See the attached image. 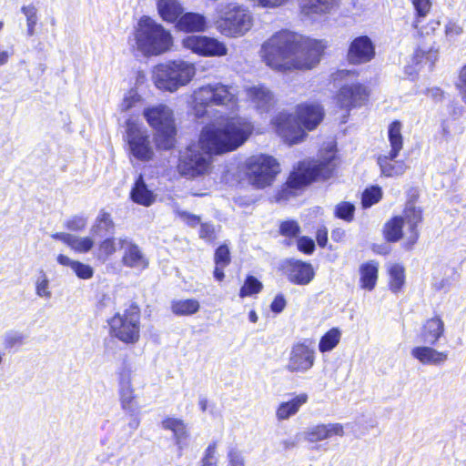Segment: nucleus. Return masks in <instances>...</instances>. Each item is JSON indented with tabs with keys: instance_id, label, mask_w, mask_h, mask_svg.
<instances>
[{
	"instance_id": "obj_25",
	"label": "nucleus",
	"mask_w": 466,
	"mask_h": 466,
	"mask_svg": "<svg viewBox=\"0 0 466 466\" xmlns=\"http://www.w3.org/2000/svg\"><path fill=\"white\" fill-rule=\"evenodd\" d=\"M410 354L423 365H441L448 359L446 352L438 351L431 347V345L414 347Z\"/></svg>"
},
{
	"instance_id": "obj_10",
	"label": "nucleus",
	"mask_w": 466,
	"mask_h": 466,
	"mask_svg": "<svg viewBox=\"0 0 466 466\" xmlns=\"http://www.w3.org/2000/svg\"><path fill=\"white\" fill-rule=\"evenodd\" d=\"M279 173V164L271 156H252L246 161V175L249 183L257 188H264L272 184Z\"/></svg>"
},
{
	"instance_id": "obj_61",
	"label": "nucleus",
	"mask_w": 466,
	"mask_h": 466,
	"mask_svg": "<svg viewBox=\"0 0 466 466\" xmlns=\"http://www.w3.org/2000/svg\"><path fill=\"white\" fill-rule=\"evenodd\" d=\"M427 95L435 101H441L443 96V92L439 87H432L427 90Z\"/></svg>"
},
{
	"instance_id": "obj_50",
	"label": "nucleus",
	"mask_w": 466,
	"mask_h": 466,
	"mask_svg": "<svg viewBox=\"0 0 466 466\" xmlns=\"http://www.w3.org/2000/svg\"><path fill=\"white\" fill-rule=\"evenodd\" d=\"M87 219L83 215H76L69 218L66 228L70 231H81L86 227Z\"/></svg>"
},
{
	"instance_id": "obj_58",
	"label": "nucleus",
	"mask_w": 466,
	"mask_h": 466,
	"mask_svg": "<svg viewBox=\"0 0 466 466\" xmlns=\"http://www.w3.org/2000/svg\"><path fill=\"white\" fill-rule=\"evenodd\" d=\"M223 24L226 25V28H223L222 23L218 25V27L221 29V32L228 36H233V15L228 13L223 19Z\"/></svg>"
},
{
	"instance_id": "obj_60",
	"label": "nucleus",
	"mask_w": 466,
	"mask_h": 466,
	"mask_svg": "<svg viewBox=\"0 0 466 466\" xmlns=\"http://www.w3.org/2000/svg\"><path fill=\"white\" fill-rule=\"evenodd\" d=\"M316 239L318 245L321 248H325L328 242V230L325 227L320 228L317 230Z\"/></svg>"
},
{
	"instance_id": "obj_44",
	"label": "nucleus",
	"mask_w": 466,
	"mask_h": 466,
	"mask_svg": "<svg viewBox=\"0 0 466 466\" xmlns=\"http://www.w3.org/2000/svg\"><path fill=\"white\" fill-rule=\"evenodd\" d=\"M411 3L416 12V18L412 23V26L418 28L420 19L424 18L430 12L431 2V0H411Z\"/></svg>"
},
{
	"instance_id": "obj_22",
	"label": "nucleus",
	"mask_w": 466,
	"mask_h": 466,
	"mask_svg": "<svg viewBox=\"0 0 466 466\" xmlns=\"http://www.w3.org/2000/svg\"><path fill=\"white\" fill-rule=\"evenodd\" d=\"M403 221L408 225L410 236L406 243L408 249L411 248L419 238L418 225L422 220V211L420 208L414 207L412 203H408L404 209Z\"/></svg>"
},
{
	"instance_id": "obj_47",
	"label": "nucleus",
	"mask_w": 466,
	"mask_h": 466,
	"mask_svg": "<svg viewBox=\"0 0 466 466\" xmlns=\"http://www.w3.org/2000/svg\"><path fill=\"white\" fill-rule=\"evenodd\" d=\"M279 233L284 237L295 238L300 233V227L295 220L282 221L279 225Z\"/></svg>"
},
{
	"instance_id": "obj_51",
	"label": "nucleus",
	"mask_w": 466,
	"mask_h": 466,
	"mask_svg": "<svg viewBox=\"0 0 466 466\" xmlns=\"http://www.w3.org/2000/svg\"><path fill=\"white\" fill-rule=\"evenodd\" d=\"M177 217H179L188 227L195 228L198 225L201 224L200 217L192 214L186 210H180L177 208L175 210Z\"/></svg>"
},
{
	"instance_id": "obj_7",
	"label": "nucleus",
	"mask_w": 466,
	"mask_h": 466,
	"mask_svg": "<svg viewBox=\"0 0 466 466\" xmlns=\"http://www.w3.org/2000/svg\"><path fill=\"white\" fill-rule=\"evenodd\" d=\"M195 67L184 61H169L158 64L153 71L155 85L157 88L174 92L186 86L193 78Z\"/></svg>"
},
{
	"instance_id": "obj_45",
	"label": "nucleus",
	"mask_w": 466,
	"mask_h": 466,
	"mask_svg": "<svg viewBox=\"0 0 466 466\" xmlns=\"http://www.w3.org/2000/svg\"><path fill=\"white\" fill-rule=\"evenodd\" d=\"M355 206L350 202H340L335 207L334 214L335 217L350 222L354 218Z\"/></svg>"
},
{
	"instance_id": "obj_6",
	"label": "nucleus",
	"mask_w": 466,
	"mask_h": 466,
	"mask_svg": "<svg viewBox=\"0 0 466 466\" xmlns=\"http://www.w3.org/2000/svg\"><path fill=\"white\" fill-rule=\"evenodd\" d=\"M143 116L154 129V142L158 150H170L175 147L177 127L173 111L167 105H157L144 110Z\"/></svg>"
},
{
	"instance_id": "obj_29",
	"label": "nucleus",
	"mask_w": 466,
	"mask_h": 466,
	"mask_svg": "<svg viewBox=\"0 0 466 466\" xmlns=\"http://www.w3.org/2000/svg\"><path fill=\"white\" fill-rule=\"evenodd\" d=\"M308 401V395L302 393L295 396L292 400L279 404L277 410V418L279 420H288L295 415L299 408Z\"/></svg>"
},
{
	"instance_id": "obj_1",
	"label": "nucleus",
	"mask_w": 466,
	"mask_h": 466,
	"mask_svg": "<svg viewBox=\"0 0 466 466\" xmlns=\"http://www.w3.org/2000/svg\"><path fill=\"white\" fill-rule=\"evenodd\" d=\"M324 48L322 41L282 30L262 45L261 54L267 66L286 72L312 68L319 62Z\"/></svg>"
},
{
	"instance_id": "obj_49",
	"label": "nucleus",
	"mask_w": 466,
	"mask_h": 466,
	"mask_svg": "<svg viewBox=\"0 0 466 466\" xmlns=\"http://www.w3.org/2000/svg\"><path fill=\"white\" fill-rule=\"evenodd\" d=\"M217 449L216 442L210 443L206 449L203 458L200 461V466H216L218 459L215 456Z\"/></svg>"
},
{
	"instance_id": "obj_18",
	"label": "nucleus",
	"mask_w": 466,
	"mask_h": 466,
	"mask_svg": "<svg viewBox=\"0 0 466 466\" xmlns=\"http://www.w3.org/2000/svg\"><path fill=\"white\" fill-rule=\"evenodd\" d=\"M119 246L120 248L125 249L122 258L124 266L133 268H141L143 269L147 268L148 261L138 245L127 238H119Z\"/></svg>"
},
{
	"instance_id": "obj_30",
	"label": "nucleus",
	"mask_w": 466,
	"mask_h": 466,
	"mask_svg": "<svg viewBox=\"0 0 466 466\" xmlns=\"http://www.w3.org/2000/svg\"><path fill=\"white\" fill-rule=\"evenodd\" d=\"M114 228L115 223L111 218V215L108 212L102 210L96 217L90 233L93 237L106 238L107 235L113 234Z\"/></svg>"
},
{
	"instance_id": "obj_20",
	"label": "nucleus",
	"mask_w": 466,
	"mask_h": 466,
	"mask_svg": "<svg viewBox=\"0 0 466 466\" xmlns=\"http://www.w3.org/2000/svg\"><path fill=\"white\" fill-rule=\"evenodd\" d=\"M129 197L134 203L144 207L152 206L157 198V195L154 190L148 187L142 174H139L136 178Z\"/></svg>"
},
{
	"instance_id": "obj_28",
	"label": "nucleus",
	"mask_w": 466,
	"mask_h": 466,
	"mask_svg": "<svg viewBox=\"0 0 466 466\" xmlns=\"http://www.w3.org/2000/svg\"><path fill=\"white\" fill-rule=\"evenodd\" d=\"M379 273V263L370 260L360 266V288L366 290H372L377 283Z\"/></svg>"
},
{
	"instance_id": "obj_55",
	"label": "nucleus",
	"mask_w": 466,
	"mask_h": 466,
	"mask_svg": "<svg viewBox=\"0 0 466 466\" xmlns=\"http://www.w3.org/2000/svg\"><path fill=\"white\" fill-rule=\"evenodd\" d=\"M298 249L305 254H311L315 249V243L309 237H300L298 239Z\"/></svg>"
},
{
	"instance_id": "obj_35",
	"label": "nucleus",
	"mask_w": 466,
	"mask_h": 466,
	"mask_svg": "<svg viewBox=\"0 0 466 466\" xmlns=\"http://www.w3.org/2000/svg\"><path fill=\"white\" fill-rule=\"evenodd\" d=\"M253 131V126L249 121L240 119L235 116V150L242 146Z\"/></svg>"
},
{
	"instance_id": "obj_32",
	"label": "nucleus",
	"mask_w": 466,
	"mask_h": 466,
	"mask_svg": "<svg viewBox=\"0 0 466 466\" xmlns=\"http://www.w3.org/2000/svg\"><path fill=\"white\" fill-rule=\"evenodd\" d=\"M162 427L173 432L176 439V444L181 449V442L187 438V428L184 421L177 418H166L162 421Z\"/></svg>"
},
{
	"instance_id": "obj_12",
	"label": "nucleus",
	"mask_w": 466,
	"mask_h": 466,
	"mask_svg": "<svg viewBox=\"0 0 466 466\" xmlns=\"http://www.w3.org/2000/svg\"><path fill=\"white\" fill-rule=\"evenodd\" d=\"M124 139L128 146L131 157L143 162H147L153 158L154 150L147 130L132 119L126 120V135Z\"/></svg>"
},
{
	"instance_id": "obj_24",
	"label": "nucleus",
	"mask_w": 466,
	"mask_h": 466,
	"mask_svg": "<svg viewBox=\"0 0 466 466\" xmlns=\"http://www.w3.org/2000/svg\"><path fill=\"white\" fill-rule=\"evenodd\" d=\"M157 10L164 22L176 26L185 8L179 0H157Z\"/></svg>"
},
{
	"instance_id": "obj_5",
	"label": "nucleus",
	"mask_w": 466,
	"mask_h": 466,
	"mask_svg": "<svg viewBox=\"0 0 466 466\" xmlns=\"http://www.w3.org/2000/svg\"><path fill=\"white\" fill-rule=\"evenodd\" d=\"M135 39L137 48L146 55L163 54L173 45L170 31L148 15L138 20Z\"/></svg>"
},
{
	"instance_id": "obj_11",
	"label": "nucleus",
	"mask_w": 466,
	"mask_h": 466,
	"mask_svg": "<svg viewBox=\"0 0 466 466\" xmlns=\"http://www.w3.org/2000/svg\"><path fill=\"white\" fill-rule=\"evenodd\" d=\"M233 100L228 87L222 84L207 85L199 87L193 94V111L197 118L208 115V108L212 106H224Z\"/></svg>"
},
{
	"instance_id": "obj_53",
	"label": "nucleus",
	"mask_w": 466,
	"mask_h": 466,
	"mask_svg": "<svg viewBox=\"0 0 466 466\" xmlns=\"http://www.w3.org/2000/svg\"><path fill=\"white\" fill-rule=\"evenodd\" d=\"M25 336L17 331L10 330L5 336V348L11 349L17 344H22Z\"/></svg>"
},
{
	"instance_id": "obj_8",
	"label": "nucleus",
	"mask_w": 466,
	"mask_h": 466,
	"mask_svg": "<svg viewBox=\"0 0 466 466\" xmlns=\"http://www.w3.org/2000/svg\"><path fill=\"white\" fill-rule=\"evenodd\" d=\"M109 334L125 344H136L140 338V309L133 302L121 314L108 319Z\"/></svg>"
},
{
	"instance_id": "obj_56",
	"label": "nucleus",
	"mask_w": 466,
	"mask_h": 466,
	"mask_svg": "<svg viewBox=\"0 0 466 466\" xmlns=\"http://www.w3.org/2000/svg\"><path fill=\"white\" fill-rule=\"evenodd\" d=\"M214 227L209 223H201L199 230V238L211 242L214 239Z\"/></svg>"
},
{
	"instance_id": "obj_16",
	"label": "nucleus",
	"mask_w": 466,
	"mask_h": 466,
	"mask_svg": "<svg viewBox=\"0 0 466 466\" xmlns=\"http://www.w3.org/2000/svg\"><path fill=\"white\" fill-rule=\"evenodd\" d=\"M375 56V46L367 35L354 38L348 50V61L352 65H360L370 61Z\"/></svg>"
},
{
	"instance_id": "obj_27",
	"label": "nucleus",
	"mask_w": 466,
	"mask_h": 466,
	"mask_svg": "<svg viewBox=\"0 0 466 466\" xmlns=\"http://www.w3.org/2000/svg\"><path fill=\"white\" fill-rule=\"evenodd\" d=\"M335 5L336 0H300L302 15L312 20L329 13Z\"/></svg>"
},
{
	"instance_id": "obj_17",
	"label": "nucleus",
	"mask_w": 466,
	"mask_h": 466,
	"mask_svg": "<svg viewBox=\"0 0 466 466\" xmlns=\"http://www.w3.org/2000/svg\"><path fill=\"white\" fill-rule=\"evenodd\" d=\"M368 99L366 87L359 83L344 85L338 94V102L342 108L350 109L362 106Z\"/></svg>"
},
{
	"instance_id": "obj_38",
	"label": "nucleus",
	"mask_w": 466,
	"mask_h": 466,
	"mask_svg": "<svg viewBox=\"0 0 466 466\" xmlns=\"http://www.w3.org/2000/svg\"><path fill=\"white\" fill-rule=\"evenodd\" d=\"M121 407L129 414L134 415L137 411L138 406L134 401V390L132 386L119 388Z\"/></svg>"
},
{
	"instance_id": "obj_37",
	"label": "nucleus",
	"mask_w": 466,
	"mask_h": 466,
	"mask_svg": "<svg viewBox=\"0 0 466 466\" xmlns=\"http://www.w3.org/2000/svg\"><path fill=\"white\" fill-rule=\"evenodd\" d=\"M403 218L402 217H394L391 220H390L384 228L385 238L390 242H396L402 237V228H403Z\"/></svg>"
},
{
	"instance_id": "obj_13",
	"label": "nucleus",
	"mask_w": 466,
	"mask_h": 466,
	"mask_svg": "<svg viewBox=\"0 0 466 466\" xmlns=\"http://www.w3.org/2000/svg\"><path fill=\"white\" fill-rule=\"evenodd\" d=\"M182 46L201 56H220L227 53V47L223 42L202 35H191L184 37Z\"/></svg>"
},
{
	"instance_id": "obj_34",
	"label": "nucleus",
	"mask_w": 466,
	"mask_h": 466,
	"mask_svg": "<svg viewBox=\"0 0 466 466\" xmlns=\"http://www.w3.org/2000/svg\"><path fill=\"white\" fill-rule=\"evenodd\" d=\"M199 309V302L194 299L174 300L171 304L172 312L177 316H191L196 314Z\"/></svg>"
},
{
	"instance_id": "obj_36",
	"label": "nucleus",
	"mask_w": 466,
	"mask_h": 466,
	"mask_svg": "<svg viewBox=\"0 0 466 466\" xmlns=\"http://www.w3.org/2000/svg\"><path fill=\"white\" fill-rule=\"evenodd\" d=\"M340 338L341 331L339 328L330 329L320 338L319 350L321 353L331 351L339 343Z\"/></svg>"
},
{
	"instance_id": "obj_54",
	"label": "nucleus",
	"mask_w": 466,
	"mask_h": 466,
	"mask_svg": "<svg viewBox=\"0 0 466 466\" xmlns=\"http://www.w3.org/2000/svg\"><path fill=\"white\" fill-rule=\"evenodd\" d=\"M463 33V28L458 23L450 21L445 25V34L450 40H454Z\"/></svg>"
},
{
	"instance_id": "obj_26",
	"label": "nucleus",
	"mask_w": 466,
	"mask_h": 466,
	"mask_svg": "<svg viewBox=\"0 0 466 466\" xmlns=\"http://www.w3.org/2000/svg\"><path fill=\"white\" fill-rule=\"evenodd\" d=\"M444 333V322L440 317L428 319L421 328L420 340L428 345L434 346Z\"/></svg>"
},
{
	"instance_id": "obj_62",
	"label": "nucleus",
	"mask_w": 466,
	"mask_h": 466,
	"mask_svg": "<svg viewBox=\"0 0 466 466\" xmlns=\"http://www.w3.org/2000/svg\"><path fill=\"white\" fill-rule=\"evenodd\" d=\"M287 0H258L263 7H276L284 4Z\"/></svg>"
},
{
	"instance_id": "obj_64",
	"label": "nucleus",
	"mask_w": 466,
	"mask_h": 466,
	"mask_svg": "<svg viewBox=\"0 0 466 466\" xmlns=\"http://www.w3.org/2000/svg\"><path fill=\"white\" fill-rule=\"evenodd\" d=\"M224 265H215V268L213 271V277L217 281H222L225 278L224 274Z\"/></svg>"
},
{
	"instance_id": "obj_41",
	"label": "nucleus",
	"mask_w": 466,
	"mask_h": 466,
	"mask_svg": "<svg viewBox=\"0 0 466 466\" xmlns=\"http://www.w3.org/2000/svg\"><path fill=\"white\" fill-rule=\"evenodd\" d=\"M21 12L26 18L27 35L32 36L35 34V27L38 21L37 9L34 5H23L21 7Z\"/></svg>"
},
{
	"instance_id": "obj_52",
	"label": "nucleus",
	"mask_w": 466,
	"mask_h": 466,
	"mask_svg": "<svg viewBox=\"0 0 466 466\" xmlns=\"http://www.w3.org/2000/svg\"><path fill=\"white\" fill-rule=\"evenodd\" d=\"M116 242L114 238H106L99 245V251L105 259L116 252Z\"/></svg>"
},
{
	"instance_id": "obj_48",
	"label": "nucleus",
	"mask_w": 466,
	"mask_h": 466,
	"mask_svg": "<svg viewBox=\"0 0 466 466\" xmlns=\"http://www.w3.org/2000/svg\"><path fill=\"white\" fill-rule=\"evenodd\" d=\"M215 265L228 266L230 262V251L226 244H222L217 248L214 254Z\"/></svg>"
},
{
	"instance_id": "obj_63",
	"label": "nucleus",
	"mask_w": 466,
	"mask_h": 466,
	"mask_svg": "<svg viewBox=\"0 0 466 466\" xmlns=\"http://www.w3.org/2000/svg\"><path fill=\"white\" fill-rule=\"evenodd\" d=\"M52 238L56 240H60L68 246L69 240L72 238V234L56 232L52 235Z\"/></svg>"
},
{
	"instance_id": "obj_33",
	"label": "nucleus",
	"mask_w": 466,
	"mask_h": 466,
	"mask_svg": "<svg viewBox=\"0 0 466 466\" xmlns=\"http://www.w3.org/2000/svg\"><path fill=\"white\" fill-rule=\"evenodd\" d=\"M252 26V16L248 10L235 6V37L243 35Z\"/></svg>"
},
{
	"instance_id": "obj_14",
	"label": "nucleus",
	"mask_w": 466,
	"mask_h": 466,
	"mask_svg": "<svg viewBox=\"0 0 466 466\" xmlns=\"http://www.w3.org/2000/svg\"><path fill=\"white\" fill-rule=\"evenodd\" d=\"M314 362L315 350L305 340L292 346L286 368L290 372L304 373L313 367Z\"/></svg>"
},
{
	"instance_id": "obj_43",
	"label": "nucleus",
	"mask_w": 466,
	"mask_h": 466,
	"mask_svg": "<svg viewBox=\"0 0 466 466\" xmlns=\"http://www.w3.org/2000/svg\"><path fill=\"white\" fill-rule=\"evenodd\" d=\"M382 197L381 188L378 186L365 189L362 194L361 204L364 208H370L378 203Z\"/></svg>"
},
{
	"instance_id": "obj_31",
	"label": "nucleus",
	"mask_w": 466,
	"mask_h": 466,
	"mask_svg": "<svg viewBox=\"0 0 466 466\" xmlns=\"http://www.w3.org/2000/svg\"><path fill=\"white\" fill-rule=\"evenodd\" d=\"M56 260L62 266L70 267L79 279H89L94 275V269L90 265L73 260L64 254H59Z\"/></svg>"
},
{
	"instance_id": "obj_19",
	"label": "nucleus",
	"mask_w": 466,
	"mask_h": 466,
	"mask_svg": "<svg viewBox=\"0 0 466 466\" xmlns=\"http://www.w3.org/2000/svg\"><path fill=\"white\" fill-rule=\"evenodd\" d=\"M175 27L185 33H203L209 27V21L203 14L184 11Z\"/></svg>"
},
{
	"instance_id": "obj_23",
	"label": "nucleus",
	"mask_w": 466,
	"mask_h": 466,
	"mask_svg": "<svg viewBox=\"0 0 466 466\" xmlns=\"http://www.w3.org/2000/svg\"><path fill=\"white\" fill-rule=\"evenodd\" d=\"M305 440L317 442L329 439L334 435L343 436L344 430L340 423L319 424L309 428L305 432Z\"/></svg>"
},
{
	"instance_id": "obj_2",
	"label": "nucleus",
	"mask_w": 466,
	"mask_h": 466,
	"mask_svg": "<svg viewBox=\"0 0 466 466\" xmlns=\"http://www.w3.org/2000/svg\"><path fill=\"white\" fill-rule=\"evenodd\" d=\"M218 118L220 121L203 127L198 145H188L179 157L177 169L182 177L191 179L205 175L213 156L233 150V116L220 115Z\"/></svg>"
},
{
	"instance_id": "obj_59",
	"label": "nucleus",
	"mask_w": 466,
	"mask_h": 466,
	"mask_svg": "<svg viewBox=\"0 0 466 466\" xmlns=\"http://www.w3.org/2000/svg\"><path fill=\"white\" fill-rule=\"evenodd\" d=\"M130 369L127 366L123 367L119 372V388L131 386Z\"/></svg>"
},
{
	"instance_id": "obj_3",
	"label": "nucleus",
	"mask_w": 466,
	"mask_h": 466,
	"mask_svg": "<svg viewBox=\"0 0 466 466\" xmlns=\"http://www.w3.org/2000/svg\"><path fill=\"white\" fill-rule=\"evenodd\" d=\"M296 112L297 116L280 112L272 120L278 135L289 145L302 141L306 137L304 128H316L324 116L323 108L316 104L299 105Z\"/></svg>"
},
{
	"instance_id": "obj_21",
	"label": "nucleus",
	"mask_w": 466,
	"mask_h": 466,
	"mask_svg": "<svg viewBox=\"0 0 466 466\" xmlns=\"http://www.w3.org/2000/svg\"><path fill=\"white\" fill-rule=\"evenodd\" d=\"M246 94L261 113L268 112L273 105V94L264 85L249 86L246 89Z\"/></svg>"
},
{
	"instance_id": "obj_57",
	"label": "nucleus",
	"mask_w": 466,
	"mask_h": 466,
	"mask_svg": "<svg viewBox=\"0 0 466 466\" xmlns=\"http://www.w3.org/2000/svg\"><path fill=\"white\" fill-rule=\"evenodd\" d=\"M287 304V301L282 294H278L270 305V309L274 313H280L283 311Z\"/></svg>"
},
{
	"instance_id": "obj_39",
	"label": "nucleus",
	"mask_w": 466,
	"mask_h": 466,
	"mask_svg": "<svg viewBox=\"0 0 466 466\" xmlns=\"http://www.w3.org/2000/svg\"><path fill=\"white\" fill-rule=\"evenodd\" d=\"M262 289L263 284L260 280L252 275H248L239 289V297H251L259 293Z\"/></svg>"
},
{
	"instance_id": "obj_15",
	"label": "nucleus",
	"mask_w": 466,
	"mask_h": 466,
	"mask_svg": "<svg viewBox=\"0 0 466 466\" xmlns=\"http://www.w3.org/2000/svg\"><path fill=\"white\" fill-rule=\"evenodd\" d=\"M282 269L288 279L296 285H308L315 275L311 264L293 258L285 260Z\"/></svg>"
},
{
	"instance_id": "obj_46",
	"label": "nucleus",
	"mask_w": 466,
	"mask_h": 466,
	"mask_svg": "<svg viewBox=\"0 0 466 466\" xmlns=\"http://www.w3.org/2000/svg\"><path fill=\"white\" fill-rule=\"evenodd\" d=\"M49 279L43 269L39 270V276L35 280V293L41 298H51V292L48 290Z\"/></svg>"
},
{
	"instance_id": "obj_40",
	"label": "nucleus",
	"mask_w": 466,
	"mask_h": 466,
	"mask_svg": "<svg viewBox=\"0 0 466 466\" xmlns=\"http://www.w3.org/2000/svg\"><path fill=\"white\" fill-rule=\"evenodd\" d=\"M404 268L400 265H393L390 268V289L392 292L398 293L404 285Z\"/></svg>"
},
{
	"instance_id": "obj_4",
	"label": "nucleus",
	"mask_w": 466,
	"mask_h": 466,
	"mask_svg": "<svg viewBox=\"0 0 466 466\" xmlns=\"http://www.w3.org/2000/svg\"><path fill=\"white\" fill-rule=\"evenodd\" d=\"M336 151L333 146L329 147L320 156V159L312 165L304 162L299 164L298 170L290 173L287 182L276 194L278 202L287 200L295 196L296 191L312 181L323 178H329L334 170V159Z\"/></svg>"
},
{
	"instance_id": "obj_42",
	"label": "nucleus",
	"mask_w": 466,
	"mask_h": 466,
	"mask_svg": "<svg viewBox=\"0 0 466 466\" xmlns=\"http://www.w3.org/2000/svg\"><path fill=\"white\" fill-rule=\"evenodd\" d=\"M94 244L95 242L90 237L80 238L72 235V238L69 240L68 246L77 252L86 253L93 248Z\"/></svg>"
},
{
	"instance_id": "obj_9",
	"label": "nucleus",
	"mask_w": 466,
	"mask_h": 466,
	"mask_svg": "<svg viewBox=\"0 0 466 466\" xmlns=\"http://www.w3.org/2000/svg\"><path fill=\"white\" fill-rule=\"evenodd\" d=\"M388 138L391 148L387 155L378 157V165L383 176L398 177L402 175L407 168L403 160H396L403 147L401 123L400 121L395 120L390 123L388 129Z\"/></svg>"
}]
</instances>
